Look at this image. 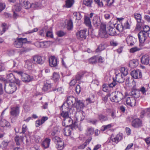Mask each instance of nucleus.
Masks as SVG:
<instances>
[{"mask_svg":"<svg viewBox=\"0 0 150 150\" xmlns=\"http://www.w3.org/2000/svg\"><path fill=\"white\" fill-rule=\"evenodd\" d=\"M92 23L94 26L98 27L100 25L99 30V36L102 38H106L107 37V33L106 29V25L101 23L100 18L97 15L95 16L93 18Z\"/></svg>","mask_w":150,"mask_h":150,"instance_id":"obj_1","label":"nucleus"},{"mask_svg":"<svg viewBox=\"0 0 150 150\" xmlns=\"http://www.w3.org/2000/svg\"><path fill=\"white\" fill-rule=\"evenodd\" d=\"M20 85V81L18 79H16L15 82H11L5 84V91L8 93H12L19 88Z\"/></svg>","mask_w":150,"mask_h":150,"instance_id":"obj_2","label":"nucleus"},{"mask_svg":"<svg viewBox=\"0 0 150 150\" xmlns=\"http://www.w3.org/2000/svg\"><path fill=\"white\" fill-rule=\"evenodd\" d=\"M150 30V28L148 25H145L143 30L140 31L138 34L139 41L141 43H143L147 37V34Z\"/></svg>","mask_w":150,"mask_h":150,"instance_id":"obj_3","label":"nucleus"},{"mask_svg":"<svg viewBox=\"0 0 150 150\" xmlns=\"http://www.w3.org/2000/svg\"><path fill=\"white\" fill-rule=\"evenodd\" d=\"M110 100L112 102L117 103L122 100L123 98V96L122 93L115 91L109 94Z\"/></svg>","mask_w":150,"mask_h":150,"instance_id":"obj_4","label":"nucleus"},{"mask_svg":"<svg viewBox=\"0 0 150 150\" xmlns=\"http://www.w3.org/2000/svg\"><path fill=\"white\" fill-rule=\"evenodd\" d=\"M62 111L60 113V115L63 119H65L70 116V115L73 114L74 112L73 109L65 106L64 105H62Z\"/></svg>","mask_w":150,"mask_h":150,"instance_id":"obj_5","label":"nucleus"},{"mask_svg":"<svg viewBox=\"0 0 150 150\" xmlns=\"http://www.w3.org/2000/svg\"><path fill=\"white\" fill-rule=\"evenodd\" d=\"M14 72L21 76V79L23 82H29L33 79L32 76L24 73L22 71L16 70Z\"/></svg>","mask_w":150,"mask_h":150,"instance_id":"obj_6","label":"nucleus"},{"mask_svg":"<svg viewBox=\"0 0 150 150\" xmlns=\"http://www.w3.org/2000/svg\"><path fill=\"white\" fill-rule=\"evenodd\" d=\"M116 80H113V81L109 84V86L110 87H113L118 83H122L124 81L125 78L122 74V73H119V72H116Z\"/></svg>","mask_w":150,"mask_h":150,"instance_id":"obj_7","label":"nucleus"},{"mask_svg":"<svg viewBox=\"0 0 150 150\" xmlns=\"http://www.w3.org/2000/svg\"><path fill=\"white\" fill-rule=\"evenodd\" d=\"M76 100L75 98L70 96L67 97V102L64 103L63 105H64L65 106L68 107V108L72 106L74 107Z\"/></svg>","mask_w":150,"mask_h":150,"instance_id":"obj_8","label":"nucleus"},{"mask_svg":"<svg viewBox=\"0 0 150 150\" xmlns=\"http://www.w3.org/2000/svg\"><path fill=\"white\" fill-rule=\"evenodd\" d=\"M53 140L56 144L57 148L59 150H61L64 147V142L62 141L61 138L58 137H55L53 139Z\"/></svg>","mask_w":150,"mask_h":150,"instance_id":"obj_9","label":"nucleus"},{"mask_svg":"<svg viewBox=\"0 0 150 150\" xmlns=\"http://www.w3.org/2000/svg\"><path fill=\"white\" fill-rule=\"evenodd\" d=\"M126 103L127 105L131 107L134 106L136 103L135 99L132 96L126 97Z\"/></svg>","mask_w":150,"mask_h":150,"instance_id":"obj_10","label":"nucleus"},{"mask_svg":"<svg viewBox=\"0 0 150 150\" xmlns=\"http://www.w3.org/2000/svg\"><path fill=\"white\" fill-rule=\"evenodd\" d=\"M32 62L36 64H42L44 63V61L40 56L35 55L32 58Z\"/></svg>","mask_w":150,"mask_h":150,"instance_id":"obj_11","label":"nucleus"},{"mask_svg":"<svg viewBox=\"0 0 150 150\" xmlns=\"http://www.w3.org/2000/svg\"><path fill=\"white\" fill-rule=\"evenodd\" d=\"M132 77L135 79H139L142 77V73L140 70L137 69L133 71L131 73Z\"/></svg>","mask_w":150,"mask_h":150,"instance_id":"obj_12","label":"nucleus"},{"mask_svg":"<svg viewBox=\"0 0 150 150\" xmlns=\"http://www.w3.org/2000/svg\"><path fill=\"white\" fill-rule=\"evenodd\" d=\"M86 31L87 30L84 29L77 32L76 33L77 38L79 39H85L86 36Z\"/></svg>","mask_w":150,"mask_h":150,"instance_id":"obj_13","label":"nucleus"},{"mask_svg":"<svg viewBox=\"0 0 150 150\" xmlns=\"http://www.w3.org/2000/svg\"><path fill=\"white\" fill-rule=\"evenodd\" d=\"M73 120L70 116L65 119H63L62 125L63 126L70 127L73 124Z\"/></svg>","mask_w":150,"mask_h":150,"instance_id":"obj_14","label":"nucleus"},{"mask_svg":"<svg viewBox=\"0 0 150 150\" xmlns=\"http://www.w3.org/2000/svg\"><path fill=\"white\" fill-rule=\"evenodd\" d=\"M10 113L11 116L14 117L18 116L19 113V108L16 107L11 108Z\"/></svg>","mask_w":150,"mask_h":150,"instance_id":"obj_15","label":"nucleus"},{"mask_svg":"<svg viewBox=\"0 0 150 150\" xmlns=\"http://www.w3.org/2000/svg\"><path fill=\"white\" fill-rule=\"evenodd\" d=\"M132 125L135 128H138L142 126V121L139 118H136L132 122Z\"/></svg>","mask_w":150,"mask_h":150,"instance_id":"obj_16","label":"nucleus"},{"mask_svg":"<svg viewBox=\"0 0 150 150\" xmlns=\"http://www.w3.org/2000/svg\"><path fill=\"white\" fill-rule=\"evenodd\" d=\"M20 4L25 9H28L31 7V4L28 1L25 0H19Z\"/></svg>","mask_w":150,"mask_h":150,"instance_id":"obj_17","label":"nucleus"},{"mask_svg":"<svg viewBox=\"0 0 150 150\" xmlns=\"http://www.w3.org/2000/svg\"><path fill=\"white\" fill-rule=\"evenodd\" d=\"M49 62V65L51 67H55L57 65V59L54 56H52L50 58Z\"/></svg>","mask_w":150,"mask_h":150,"instance_id":"obj_18","label":"nucleus"},{"mask_svg":"<svg viewBox=\"0 0 150 150\" xmlns=\"http://www.w3.org/2000/svg\"><path fill=\"white\" fill-rule=\"evenodd\" d=\"M126 41L127 44L131 46L133 45L136 41L135 38L132 36H129Z\"/></svg>","mask_w":150,"mask_h":150,"instance_id":"obj_19","label":"nucleus"},{"mask_svg":"<svg viewBox=\"0 0 150 150\" xmlns=\"http://www.w3.org/2000/svg\"><path fill=\"white\" fill-rule=\"evenodd\" d=\"M149 57L147 55H143L141 59V62L142 64L147 65L149 63Z\"/></svg>","mask_w":150,"mask_h":150,"instance_id":"obj_20","label":"nucleus"},{"mask_svg":"<svg viewBox=\"0 0 150 150\" xmlns=\"http://www.w3.org/2000/svg\"><path fill=\"white\" fill-rule=\"evenodd\" d=\"M108 33L110 35L114 36L117 35V33L116 31V29L114 27H113L111 26H109L107 27Z\"/></svg>","mask_w":150,"mask_h":150,"instance_id":"obj_21","label":"nucleus"},{"mask_svg":"<svg viewBox=\"0 0 150 150\" xmlns=\"http://www.w3.org/2000/svg\"><path fill=\"white\" fill-rule=\"evenodd\" d=\"M13 9L14 10L13 12V17L15 18H16L18 17V15L16 12L21 10V7L18 5H16L14 6Z\"/></svg>","mask_w":150,"mask_h":150,"instance_id":"obj_22","label":"nucleus"},{"mask_svg":"<svg viewBox=\"0 0 150 150\" xmlns=\"http://www.w3.org/2000/svg\"><path fill=\"white\" fill-rule=\"evenodd\" d=\"M84 106V104L81 101L77 100L74 107H75L77 110H80Z\"/></svg>","mask_w":150,"mask_h":150,"instance_id":"obj_23","label":"nucleus"},{"mask_svg":"<svg viewBox=\"0 0 150 150\" xmlns=\"http://www.w3.org/2000/svg\"><path fill=\"white\" fill-rule=\"evenodd\" d=\"M50 140L48 138H46L42 143V146L44 148H47L49 146Z\"/></svg>","mask_w":150,"mask_h":150,"instance_id":"obj_24","label":"nucleus"},{"mask_svg":"<svg viewBox=\"0 0 150 150\" xmlns=\"http://www.w3.org/2000/svg\"><path fill=\"white\" fill-rule=\"evenodd\" d=\"M122 139V136L120 134H117L115 137H114L113 136H111V139L113 142L117 143L120 141Z\"/></svg>","mask_w":150,"mask_h":150,"instance_id":"obj_25","label":"nucleus"},{"mask_svg":"<svg viewBox=\"0 0 150 150\" xmlns=\"http://www.w3.org/2000/svg\"><path fill=\"white\" fill-rule=\"evenodd\" d=\"M84 23L88 27V28L90 30L92 29L91 20L88 17L86 16H85Z\"/></svg>","mask_w":150,"mask_h":150,"instance_id":"obj_26","label":"nucleus"},{"mask_svg":"<svg viewBox=\"0 0 150 150\" xmlns=\"http://www.w3.org/2000/svg\"><path fill=\"white\" fill-rule=\"evenodd\" d=\"M72 129L71 127H66L64 128V134L66 136H69L71 135V132Z\"/></svg>","mask_w":150,"mask_h":150,"instance_id":"obj_27","label":"nucleus"},{"mask_svg":"<svg viewBox=\"0 0 150 150\" xmlns=\"http://www.w3.org/2000/svg\"><path fill=\"white\" fill-rule=\"evenodd\" d=\"M138 61L137 60L133 59L130 61L129 63V66L132 68L136 67L138 65Z\"/></svg>","mask_w":150,"mask_h":150,"instance_id":"obj_28","label":"nucleus"},{"mask_svg":"<svg viewBox=\"0 0 150 150\" xmlns=\"http://www.w3.org/2000/svg\"><path fill=\"white\" fill-rule=\"evenodd\" d=\"M145 114H146L148 117L150 118V108L142 111L141 112V117H143Z\"/></svg>","mask_w":150,"mask_h":150,"instance_id":"obj_29","label":"nucleus"},{"mask_svg":"<svg viewBox=\"0 0 150 150\" xmlns=\"http://www.w3.org/2000/svg\"><path fill=\"white\" fill-rule=\"evenodd\" d=\"M9 125V123L7 120L4 119H0V125L1 127H4L5 126H8Z\"/></svg>","mask_w":150,"mask_h":150,"instance_id":"obj_30","label":"nucleus"},{"mask_svg":"<svg viewBox=\"0 0 150 150\" xmlns=\"http://www.w3.org/2000/svg\"><path fill=\"white\" fill-rule=\"evenodd\" d=\"M84 74V73L83 71H80L78 72L75 76L76 80H79L82 78Z\"/></svg>","mask_w":150,"mask_h":150,"instance_id":"obj_31","label":"nucleus"},{"mask_svg":"<svg viewBox=\"0 0 150 150\" xmlns=\"http://www.w3.org/2000/svg\"><path fill=\"white\" fill-rule=\"evenodd\" d=\"M119 73H122L124 76H126L128 74V69L125 67H122L120 68L119 70Z\"/></svg>","mask_w":150,"mask_h":150,"instance_id":"obj_32","label":"nucleus"},{"mask_svg":"<svg viewBox=\"0 0 150 150\" xmlns=\"http://www.w3.org/2000/svg\"><path fill=\"white\" fill-rule=\"evenodd\" d=\"M6 79L7 80L9 81H13L14 80H16L17 79H16L14 75L12 73H10L8 74L6 76Z\"/></svg>","mask_w":150,"mask_h":150,"instance_id":"obj_33","label":"nucleus"},{"mask_svg":"<svg viewBox=\"0 0 150 150\" xmlns=\"http://www.w3.org/2000/svg\"><path fill=\"white\" fill-rule=\"evenodd\" d=\"M65 3V7L69 8L71 7L72 6L74 1L73 0H67L66 1Z\"/></svg>","mask_w":150,"mask_h":150,"instance_id":"obj_34","label":"nucleus"},{"mask_svg":"<svg viewBox=\"0 0 150 150\" xmlns=\"http://www.w3.org/2000/svg\"><path fill=\"white\" fill-rule=\"evenodd\" d=\"M134 18L136 20L137 22H141L142 21V16L139 13H135L134 14Z\"/></svg>","mask_w":150,"mask_h":150,"instance_id":"obj_35","label":"nucleus"},{"mask_svg":"<svg viewBox=\"0 0 150 150\" xmlns=\"http://www.w3.org/2000/svg\"><path fill=\"white\" fill-rule=\"evenodd\" d=\"M91 139H88L86 140V142L83 144L81 145L79 147V149H84L88 144L91 141Z\"/></svg>","mask_w":150,"mask_h":150,"instance_id":"obj_36","label":"nucleus"},{"mask_svg":"<svg viewBox=\"0 0 150 150\" xmlns=\"http://www.w3.org/2000/svg\"><path fill=\"white\" fill-rule=\"evenodd\" d=\"M93 0H83V4L88 7L91 6Z\"/></svg>","mask_w":150,"mask_h":150,"instance_id":"obj_37","label":"nucleus"},{"mask_svg":"<svg viewBox=\"0 0 150 150\" xmlns=\"http://www.w3.org/2000/svg\"><path fill=\"white\" fill-rule=\"evenodd\" d=\"M67 29L69 30H71L73 27V22L71 20H69L67 22Z\"/></svg>","mask_w":150,"mask_h":150,"instance_id":"obj_38","label":"nucleus"},{"mask_svg":"<svg viewBox=\"0 0 150 150\" xmlns=\"http://www.w3.org/2000/svg\"><path fill=\"white\" fill-rule=\"evenodd\" d=\"M112 126V125L111 124L103 125L101 127V130L102 131H104L106 130L110 129Z\"/></svg>","mask_w":150,"mask_h":150,"instance_id":"obj_39","label":"nucleus"},{"mask_svg":"<svg viewBox=\"0 0 150 150\" xmlns=\"http://www.w3.org/2000/svg\"><path fill=\"white\" fill-rule=\"evenodd\" d=\"M14 44L15 46L17 48H20L22 46V43L19 41L18 39L14 42Z\"/></svg>","mask_w":150,"mask_h":150,"instance_id":"obj_40","label":"nucleus"},{"mask_svg":"<svg viewBox=\"0 0 150 150\" xmlns=\"http://www.w3.org/2000/svg\"><path fill=\"white\" fill-rule=\"evenodd\" d=\"M59 77L60 76L59 74L56 72L54 73L53 75L52 79L55 82L57 81L59 79Z\"/></svg>","mask_w":150,"mask_h":150,"instance_id":"obj_41","label":"nucleus"},{"mask_svg":"<svg viewBox=\"0 0 150 150\" xmlns=\"http://www.w3.org/2000/svg\"><path fill=\"white\" fill-rule=\"evenodd\" d=\"M51 87V85L50 83H46L44 85L42 90L45 91H47L48 89L50 88Z\"/></svg>","mask_w":150,"mask_h":150,"instance_id":"obj_42","label":"nucleus"},{"mask_svg":"<svg viewBox=\"0 0 150 150\" xmlns=\"http://www.w3.org/2000/svg\"><path fill=\"white\" fill-rule=\"evenodd\" d=\"M73 16L75 18V19L77 20H79L81 19L82 16L81 14L79 12L74 13L73 14Z\"/></svg>","mask_w":150,"mask_h":150,"instance_id":"obj_43","label":"nucleus"},{"mask_svg":"<svg viewBox=\"0 0 150 150\" xmlns=\"http://www.w3.org/2000/svg\"><path fill=\"white\" fill-rule=\"evenodd\" d=\"M105 48V46L104 45L100 44L99 46L97 48L96 50V52H99L101 51L104 50Z\"/></svg>","mask_w":150,"mask_h":150,"instance_id":"obj_44","label":"nucleus"},{"mask_svg":"<svg viewBox=\"0 0 150 150\" xmlns=\"http://www.w3.org/2000/svg\"><path fill=\"white\" fill-rule=\"evenodd\" d=\"M109 84H104L103 85V90L104 92H108L109 91V88L110 87L109 86Z\"/></svg>","mask_w":150,"mask_h":150,"instance_id":"obj_45","label":"nucleus"},{"mask_svg":"<svg viewBox=\"0 0 150 150\" xmlns=\"http://www.w3.org/2000/svg\"><path fill=\"white\" fill-rule=\"evenodd\" d=\"M15 140L17 145L20 144V142L22 141V138L21 137H19L16 136L15 138Z\"/></svg>","mask_w":150,"mask_h":150,"instance_id":"obj_46","label":"nucleus"},{"mask_svg":"<svg viewBox=\"0 0 150 150\" xmlns=\"http://www.w3.org/2000/svg\"><path fill=\"white\" fill-rule=\"evenodd\" d=\"M98 118L101 121H105L108 120L107 117L103 115L102 114L99 115Z\"/></svg>","mask_w":150,"mask_h":150,"instance_id":"obj_47","label":"nucleus"},{"mask_svg":"<svg viewBox=\"0 0 150 150\" xmlns=\"http://www.w3.org/2000/svg\"><path fill=\"white\" fill-rule=\"evenodd\" d=\"M131 94L133 96L136 98H138L140 96L139 92L134 90L132 91Z\"/></svg>","mask_w":150,"mask_h":150,"instance_id":"obj_48","label":"nucleus"},{"mask_svg":"<svg viewBox=\"0 0 150 150\" xmlns=\"http://www.w3.org/2000/svg\"><path fill=\"white\" fill-rule=\"evenodd\" d=\"M94 129L92 128H88L86 133V135L90 136L93 133Z\"/></svg>","mask_w":150,"mask_h":150,"instance_id":"obj_49","label":"nucleus"},{"mask_svg":"<svg viewBox=\"0 0 150 150\" xmlns=\"http://www.w3.org/2000/svg\"><path fill=\"white\" fill-rule=\"evenodd\" d=\"M57 34L59 37H62L66 34V33L62 30H59L57 32Z\"/></svg>","mask_w":150,"mask_h":150,"instance_id":"obj_50","label":"nucleus"},{"mask_svg":"<svg viewBox=\"0 0 150 150\" xmlns=\"http://www.w3.org/2000/svg\"><path fill=\"white\" fill-rule=\"evenodd\" d=\"M8 142H7L3 141L0 146V147L3 150L5 149L8 145Z\"/></svg>","mask_w":150,"mask_h":150,"instance_id":"obj_51","label":"nucleus"},{"mask_svg":"<svg viewBox=\"0 0 150 150\" xmlns=\"http://www.w3.org/2000/svg\"><path fill=\"white\" fill-rule=\"evenodd\" d=\"M116 29L120 32H122L124 29L123 25L122 24H118L117 25Z\"/></svg>","mask_w":150,"mask_h":150,"instance_id":"obj_52","label":"nucleus"},{"mask_svg":"<svg viewBox=\"0 0 150 150\" xmlns=\"http://www.w3.org/2000/svg\"><path fill=\"white\" fill-rule=\"evenodd\" d=\"M141 49L137 47H133L130 49L129 52L131 53H133L140 50Z\"/></svg>","mask_w":150,"mask_h":150,"instance_id":"obj_53","label":"nucleus"},{"mask_svg":"<svg viewBox=\"0 0 150 150\" xmlns=\"http://www.w3.org/2000/svg\"><path fill=\"white\" fill-rule=\"evenodd\" d=\"M124 29H129L130 28V25L127 21H126L123 25Z\"/></svg>","mask_w":150,"mask_h":150,"instance_id":"obj_54","label":"nucleus"},{"mask_svg":"<svg viewBox=\"0 0 150 150\" xmlns=\"http://www.w3.org/2000/svg\"><path fill=\"white\" fill-rule=\"evenodd\" d=\"M81 115V112H76L75 115V118H76V120H81V117L80 116Z\"/></svg>","mask_w":150,"mask_h":150,"instance_id":"obj_55","label":"nucleus"},{"mask_svg":"<svg viewBox=\"0 0 150 150\" xmlns=\"http://www.w3.org/2000/svg\"><path fill=\"white\" fill-rule=\"evenodd\" d=\"M34 138L35 142L37 143H39L41 141L40 137L38 135H35Z\"/></svg>","mask_w":150,"mask_h":150,"instance_id":"obj_56","label":"nucleus"},{"mask_svg":"<svg viewBox=\"0 0 150 150\" xmlns=\"http://www.w3.org/2000/svg\"><path fill=\"white\" fill-rule=\"evenodd\" d=\"M31 7L34 8H36L40 6V4L38 2H35L31 4Z\"/></svg>","mask_w":150,"mask_h":150,"instance_id":"obj_57","label":"nucleus"},{"mask_svg":"<svg viewBox=\"0 0 150 150\" xmlns=\"http://www.w3.org/2000/svg\"><path fill=\"white\" fill-rule=\"evenodd\" d=\"M89 62L91 64H95L96 62V57H92L90 58L89 60Z\"/></svg>","mask_w":150,"mask_h":150,"instance_id":"obj_58","label":"nucleus"},{"mask_svg":"<svg viewBox=\"0 0 150 150\" xmlns=\"http://www.w3.org/2000/svg\"><path fill=\"white\" fill-rule=\"evenodd\" d=\"M104 17L106 19H109L111 17L113 18V16L112 14L106 13L104 15Z\"/></svg>","mask_w":150,"mask_h":150,"instance_id":"obj_59","label":"nucleus"},{"mask_svg":"<svg viewBox=\"0 0 150 150\" xmlns=\"http://www.w3.org/2000/svg\"><path fill=\"white\" fill-rule=\"evenodd\" d=\"M46 36L47 37H50L51 38L53 37V35L52 32L49 31L47 32L46 34Z\"/></svg>","mask_w":150,"mask_h":150,"instance_id":"obj_60","label":"nucleus"},{"mask_svg":"<svg viewBox=\"0 0 150 150\" xmlns=\"http://www.w3.org/2000/svg\"><path fill=\"white\" fill-rule=\"evenodd\" d=\"M6 5L4 3H0V12L2 11L5 8Z\"/></svg>","mask_w":150,"mask_h":150,"instance_id":"obj_61","label":"nucleus"},{"mask_svg":"<svg viewBox=\"0 0 150 150\" xmlns=\"http://www.w3.org/2000/svg\"><path fill=\"white\" fill-rule=\"evenodd\" d=\"M27 130V126L25 125H23L22 127V132L24 133Z\"/></svg>","mask_w":150,"mask_h":150,"instance_id":"obj_62","label":"nucleus"},{"mask_svg":"<svg viewBox=\"0 0 150 150\" xmlns=\"http://www.w3.org/2000/svg\"><path fill=\"white\" fill-rule=\"evenodd\" d=\"M42 124L41 120H38L36 122V126L37 127H38Z\"/></svg>","mask_w":150,"mask_h":150,"instance_id":"obj_63","label":"nucleus"},{"mask_svg":"<svg viewBox=\"0 0 150 150\" xmlns=\"http://www.w3.org/2000/svg\"><path fill=\"white\" fill-rule=\"evenodd\" d=\"M76 92L77 93H79L81 91L80 86L79 85H77L75 88Z\"/></svg>","mask_w":150,"mask_h":150,"instance_id":"obj_64","label":"nucleus"}]
</instances>
